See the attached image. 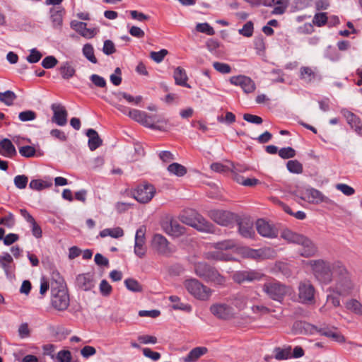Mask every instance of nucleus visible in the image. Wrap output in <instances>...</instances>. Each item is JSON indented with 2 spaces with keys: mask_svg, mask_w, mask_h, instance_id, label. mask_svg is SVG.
<instances>
[{
  "mask_svg": "<svg viewBox=\"0 0 362 362\" xmlns=\"http://www.w3.org/2000/svg\"><path fill=\"white\" fill-rule=\"evenodd\" d=\"M334 269L337 270V277L334 285L329 288L330 291L341 296L351 295L354 289V284L344 265L341 262L337 261Z\"/></svg>",
  "mask_w": 362,
  "mask_h": 362,
  "instance_id": "1",
  "label": "nucleus"
},
{
  "mask_svg": "<svg viewBox=\"0 0 362 362\" xmlns=\"http://www.w3.org/2000/svg\"><path fill=\"white\" fill-rule=\"evenodd\" d=\"M281 238L288 243L299 245L302 247L299 254L304 257L314 256L317 252L316 245L306 236L293 232L289 229L284 230L281 233Z\"/></svg>",
  "mask_w": 362,
  "mask_h": 362,
  "instance_id": "2",
  "label": "nucleus"
},
{
  "mask_svg": "<svg viewBox=\"0 0 362 362\" xmlns=\"http://www.w3.org/2000/svg\"><path fill=\"white\" fill-rule=\"evenodd\" d=\"M329 262L322 259H313L308 262L313 271L315 277L322 284H329L333 277V274H337V270L334 269V263Z\"/></svg>",
  "mask_w": 362,
  "mask_h": 362,
  "instance_id": "3",
  "label": "nucleus"
},
{
  "mask_svg": "<svg viewBox=\"0 0 362 362\" xmlns=\"http://www.w3.org/2000/svg\"><path fill=\"white\" fill-rule=\"evenodd\" d=\"M179 218L183 223L192 226L199 231L214 232V226L194 210L184 212Z\"/></svg>",
  "mask_w": 362,
  "mask_h": 362,
  "instance_id": "4",
  "label": "nucleus"
},
{
  "mask_svg": "<svg viewBox=\"0 0 362 362\" xmlns=\"http://www.w3.org/2000/svg\"><path fill=\"white\" fill-rule=\"evenodd\" d=\"M183 286L192 296L202 301L209 300L213 293L212 289L194 278L186 279Z\"/></svg>",
  "mask_w": 362,
  "mask_h": 362,
  "instance_id": "5",
  "label": "nucleus"
},
{
  "mask_svg": "<svg viewBox=\"0 0 362 362\" xmlns=\"http://www.w3.org/2000/svg\"><path fill=\"white\" fill-rule=\"evenodd\" d=\"M262 290L268 298L279 303H281L285 296L291 292L289 286L275 279L264 283Z\"/></svg>",
  "mask_w": 362,
  "mask_h": 362,
  "instance_id": "6",
  "label": "nucleus"
},
{
  "mask_svg": "<svg viewBox=\"0 0 362 362\" xmlns=\"http://www.w3.org/2000/svg\"><path fill=\"white\" fill-rule=\"evenodd\" d=\"M236 243L233 240H225L214 243V248L217 251L211 252L206 254V258L218 261H232L234 259L232 255L224 252L223 250H228L234 248Z\"/></svg>",
  "mask_w": 362,
  "mask_h": 362,
  "instance_id": "7",
  "label": "nucleus"
},
{
  "mask_svg": "<svg viewBox=\"0 0 362 362\" xmlns=\"http://www.w3.org/2000/svg\"><path fill=\"white\" fill-rule=\"evenodd\" d=\"M51 293V303L55 309L62 311L68 308L69 305V296L63 285L52 287Z\"/></svg>",
  "mask_w": 362,
  "mask_h": 362,
  "instance_id": "8",
  "label": "nucleus"
},
{
  "mask_svg": "<svg viewBox=\"0 0 362 362\" xmlns=\"http://www.w3.org/2000/svg\"><path fill=\"white\" fill-rule=\"evenodd\" d=\"M156 192L153 185L148 183H142L137 186L132 192L133 197L141 204L148 203Z\"/></svg>",
  "mask_w": 362,
  "mask_h": 362,
  "instance_id": "9",
  "label": "nucleus"
},
{
  "mask_svg": "<svg viewBox=\"0 0 362 362\" xmlns=\"http://www.w3.org/2000/svg\"><path fill=\"white\" fill-rule=\"evenodd\" d=\"M210 312L217 318L223 320L233 319L236 316L233 307L226 303H214L210 306Z\"/></svg>",
  "mask_w": 362,
  "mask_h": 362,
  "instance_id": "10",
  "label": "nucleus"
},
{
  "mask_svg": "<svg viewBox=\"0 0 362 362\" xmlns=\"http://www.w3.org/2000/svg\"><path fill=\"white\" fill-rule=\"evenodd\" d=\"M209 216L214 222L223 226H229L236 221L237 218L235 214L223 210H211Z\"/></svg>",
  "mask_w": 362,
  "mask_h": 362,
  "instance_id": "11",
  "label": "nucleus"
},
{
  "mask_svg": "<svg viewBox=\"0 0 362 362\" xmlns=\"http://www.w3.org/2000/svg\"><path fill=\"white\" fill-rule=\"evenodd\" d=\"M241 253L245 257L252 259H268L275 255L274 250L270 247H264L258 250L243 247Z\"/></svg>",
  "mask_w": 362,
  "mask_h": 362,
  "instance_id": "12",
  "label": "nucleus"
},
{
  "mask_svg": "<svg viewBox=\"0 0 362 362\" xmlns=\"http://www.w3.org/2000/svg\"><path fill=\"white\" fill-rule=\"evenodd\" d=\"M296 196L298 197L300 199L313 204H318L322 202H330V200L328 197L323 195L320 191L314 188L306 189L301 196Z\"/></svg>",
  "mask_w": 362,
  "mask_h": 362,
  "instance_id": "13",
  "label": "nucleus"
},
{
  "mask_svg": "<svg viewBox=\"0 0 362 362\" xmlns=\"http://www.w3.org/2000/svg\"><path fill=\"white\" fill-rule=\"evenodd\" d=\"M262 275L255 270H242L235 272L233 276V280L238 284H244L260 280Z\"/></svg>",
  "mask_w": 362,
  "mask_h": 362,
  "instance_id": "14",
  "label": "nucleus"
},
{
  "mask_svg": "<svg viewBox=\"0 0 362 362\" xmlns=\"http://www.w3.org/2000/svg\"><path fill=\"white\" fill-rule=\"evenodd\" d=\"M315 288L308 281H302L298 286V297L303 303H312L314 301Z\"/></svg>",
  "mask_w": 362,
  "mask_h": 362,
  "instance_id": "15",
  "label": "nucleus"
},
{
  "mask_svg": "<svg viewBox=\"0 0 362 362\" xmlns=\"http://www.w3.org/2000/svg\"><path fill=\"white\" fill-rule=\"evenodd\" d=\"M230 82L234 86H240L245 93H253L256 89L254 81L244 75L232 76L230 78Z\"/></svg>",
  "mask_w": 362,
  "mask_h": 362,
  "instance_id": "16",
  "label": "nucleus"
},
{
  "mask_svg": "<svg viewBox=\"0 0 362 362\" xmlns=\"http://www.w3.org/2000/svg\"><path fill=\"white\" fill-rule=\"evenodd\" d=\"M53 112L52 122L58 126H65L67 123L68 112L64 105L60 103H53L51 105Z\"/></svg>",
  "mask_w": 362,
  "mask_h": 362,
  "instance_id": "17",
  "label": "nucleus"
},
{
  "mask_svg": "<svg viewBox=\"0 0 362 362\" xmlns=\"http://www.w3.org/2000/svg\"><path fill=\"white\" fill-rule=\"evenodd\" d=\"M152 245L153 248L161 255H168L175 251V250L170 247L168 240L160 234L154 235Z\"/></svg>",
  "mask_w": 362,
  "mask_h": 362,
  "instance_id": "18",
  "label": "nucleus"
},
{
  "mask_svg": "<svg viewBox=\"0 0 362 362\" xmlns=\"http://www.w3.org/2000/svg\"><path fill=\"white\" fill-rule=\"evenodd\" d=\"M76 286L82 291H90L95 284L94 275L90 272L80 274L76 277Z\"/></svg>",
  "mask_w": 362,
  "mask_h": 362,
  "instance_id": "19",
  "label": "nucleus"
},
{
  "mask_svg": "<svg viewBox=\"0 0 362 362\" xmlns=\"http://www.w3.org/2000/svg\"><path fill=\"white\" fill-rule=\"evenodd\" d=\"M162 227L166 233L174 237H180L185 233V228L173 218L163 221Z\"/></svg>",
  "mask_w": 362,
  "mask_h": 362,
  "instance_id": "20",
  "label": "nucleus"
},
{
  "mask_svg": "<svg viewBox=\"0 0 362 362\" xmlns=\"http://www.w3.org/2000/svg\"><path fill=\"white\" fill-rule=\"evenodd\" d=\"M340 112L346 119L351 128L354 129L356 134L362 136V122L359 117L346 108H342Z\"/></svg>",
  "mask_w": 362,
  "mask_h": 362,
  "instance_id": "21",
  "label": "nucleus"
},
{
  "mask_svg": "<svg viewBox=\"0 0 362 362\" xmlns=\"http://www.w3.org/2000/svg\"><path fill=\"white\" fill-rule=\"evenodd\" d=\"M255 226L258 233L263 237L274 238L278 235L276 228L264 219H258Z\"/></svg>",
  "mask_w": 362,
  "mask_h": 362,
  "instance_id": "22",
  "label": "nucleus"
},
{
  "mask_svg": "<svg viewBox=\"0 0 362 362\" xmlns=\"http://www.w3.org/2000/svg\"><path fill=\"white\" fill-rule=\"evenodd\" d=\"M86 25V23L78 21H72L71 22V28L81 36L86 38L93 37L97 34L98 30L96 28H87Z\"/></svg>",
  "mask_w": 362,
  "mask_h": 362,
  "instance_id": "23",
  "label": "nucleus"
},
{
  "mask_svg": "<svg viewBox=\"0 0 362 362\" xmlns=\"http://www.w3.org/2000/svg\"><path fill=\"white\" fill-rule=\"evenodd\" d=\"M145 244V229L143 227L139 228L135 235L134 252L139 257H143L146 254Z\"/></svg>",
  "mask_w": 362,
  "mask_h": 362,
  "instance_id": "24",
  "label": "nucleus"
},
{
  "mask_svg": "<svg viewBox=\"0 0 362 362\" xmlns=\"http://www.w3.org/2000/svg\"><path fill=\"white\" fill-rule=\"evenodd\" d=\"M238 233L245 238H254L255 232L253 223L249 219L243 218L238 221Z\"/></svg>",
  "mask_w": 362,
  "mask_h": 362,
  "instance_id": "25",
  "label": "nucleus"
},
{
  "mask_svg": "<svg viewBox=\"0 0 362 362\" xmlns=\"http://www.w3.org/2000/svg\"><path fill=\"white\" fill-rule=\"evenodd\" d=\"M0 154L8 158L17 155L16 148L10 139H4L0 141Z\"/></svg>",
  "mask_w": 362,
  "mask_h": 362,
  "instance_id": "26",
  "label": "nucleus"
},
{
  "mask_svg": "<svg viewBox=\"0 0 362 362\" xmlns=\"http://www.w3.org/2000/svg\"><path fill=\"white\" fill-rule=\"evenodd\" d=\"M213 269L214 267L204 262H197L194 266V270L196 275L204 281H206L207 277H209V275Z\"/></svg>",
  "mask_w": 362,
  "mask_h": 362,
  "instance_id": "27",
  "label": "nucleus"
},
{
  "mask_svg": "<svg viewBox=\"0 0 362 362\" xmlns=\"http://www.w3.org/2000/svg\"><path fill=\"white\" fill-rule=\"evenodd\" d=\"M173 77L176 85L191 88L190 85L187 83L188 77L183 68L177 66L174 71Z\"/></svg>",
  "mask_w": 362,
  "mask_h": 362,
  "instance_id": "28",
  "label": "nucleus"
},
{
  "mask_svg": "<svg viewBox=\"0 0 362 362\" xmlns=\"http://www.w3.org/2000/svg\"><path fill=\"white\" fill-rule=\"evenodd\" d=\"M53 28L60 29L63 23L64 9L52 8L49 11Z\"/></svg>",
  "mask_w": 362,
  "mask_h": 362,
  "instance_id": "29",
  "label": "nucleus"
},
{
  "mask_svg": "<svg viewBox=\"0 0 362 362\" xmlns=\"http://www.w3.org/2000/svg\"><path fill=\"white\" fill-rule=\"evenodd\" d=\"M86 136L89 138L88 147L91 151L95 150L102 145L103 141L95 130L93 129H88Z\"/></svg>",
  "mask_w": 362,
  "mask_h": 362,
  "instance_id": "30",
  "label": "nucleus"
},
{
  "mask_svg": "<svg viewBox=\"0 0 362 362\" xmlns=\"http://www.w3.org/2000/svg\"><path fill=\"white\" fill-rule=\"evenodd\" d=\"M208 349L204 346H198L192 349L189 353L183 358L184 362H194L197 361L202 356L206 354Z\"/></svg>",
  "mask_w": 362,
  "mask_h": 362,
  "instance_id": "31",
  "label": "nucleus"
},
{
  "mask_svg": "<svg viewBox=\"0 0 362 362\" xmlns=\"http://www.w3.org/2000/svg\"><path fill=\"white\" fill-rule=\"evenodd\" d=\"M59 72L62 77L65 80L72 78L76 74V69L71 62H65L59 67Z\"/></svg>",
  "mask_w": 362,
  "mask_h": 362,
  "instance_id": "32",
  "label": "nucleus"
},
{
  "mask_svg": "<svg viewBox=\"0 0 362 362\" xmlns=\"http://www.w3.org/2000/svg\"><path fill=\"white\" fill-rule=\"evenodd\" d=\"M226 281V277L221 275L219 272L214 267L205 281L212 283L218 286H223Z\"/></svg>",
  "mask_w": 362,
  "mask_h": 362,
  "instance_id": "33",
  "label": "nucleus"
},
{
  "mask_svg": "<svg viewBox=\"0 0 362 362\" xmlns=\"http://www.w3.org/2000/svg\"><path fill=\"white\" fill-rule=\"evenodd\" d=\"M156 122V115H149L147 113L145 112V116L142 119V122L141 124L144 125V127L153 129H157L160 131L165 130L164 125H156L155 124Z\"/></svg>",
  "mask_w": 362,
  "mask_h": 362,
  "instance_id": "34",
  "label": "nucleus"
},
{
  "mask_svg": "<svg viewBox=\"0 0 362 362\" xmlns=\"http://www.w3.org/2000/svg\"><path fill=\"white\" fill-rule=\"evenodd\" d=\"M99 235L101 238L110 236L113 238H119L124 235V230L120 227H115L113 228H105L101 230Z\"/></svg>",
  "mask_w": 362,
  "mask_h": 362,
  "instance_id": "35",
  "label": "nucleus"
},
{
  "mask_svg": "<svg viewBox=\"0 0 362 362\" xmlns=\"http://www.w3.org/2000/svg\"><path fill=\"white\" fill-rule=\"evenodd\" d=\"M230 303L238 310H244L247 304V298L242 294H237L230 298Z\"/></svg>",
  "mask_w": 362,
  "mask_h": 362,
  "instance_id": "36",
  "label": "nucleus"
},
{
  "mask_svg": "<svg viewBox=\"0 0 362 362\" xmlns=\"http://www.w3.org/2000/svg\"><path fill=\"white\" fill-rule=\"evenodd\" d=\"M276 5L272 11L273 15L284 14L289 6V0H273V5Z\"/></svg>",
  "mask_w": 362,
  "mask_h": 362,
  "instance_id": "37",
  "label": "nucleus"
},
{
  "mask_svg": "<svg viewBox=\"0 0 362 362\" xmlns=\"http://www.w3.org/2000/svg\"><path fill=\"white\" fill-rule=\"evenodd\" d=\"M346 308L355 315L362 316V304L356 299H350L345 303Z\"/></svg>",
  "mask_w": 362,
  "mask_h": 362,
  "instance_id": "38",
  "label": "nucleus"
},
{
  "mask_svg": "<svg viewBox=\"0 0 362 362\" xmlns=\"http://www.w3.org/2000/svg\"><path fill=\"white\" fill-rule=\"evenodd\" d=\"M169 300L173 303L172 307L174 310H180L186 312H190L192 310L191 305L182 303L180 301V298L177 296H170L169 297Z\"/></svg>",
  "mask_w": 362,
  "mask_h": 362,
  "instance_id": "39",
  "label": "nucleus"
},
{
  "mask_svg": "<svg viewBox=\"0 0 362 362\" xmlns=\"http://www.w3.org/2000/svg\"><path fill=\"white\" fill-rule=\"evenodd\" d=\"M275 358L279 361L286 360L291 357V347L286 346L285 348L276 347L274 350Z\"/></svg>",
  "mask_w": 362,
  "mask_h": 362,
  "instance_id": "40",
  "label": "nucleus"
},
{
  "mask_svg": "<svg viewBox=\"0 0 362 362\" xmlns=\"http://www.w3.org/2000/svg\"><path fill=\"white\" fill-rule=\"evenodd\" d=\"M168 170L170 174L178 177L184 176L187 172V168L184 165L177 163H173L172 164L169 165L168 167Z\"/></svg>",
  "mask_w": 362,
  "mask_h": 362,
  "instance_id": "41",
  "label": "nucleus"
},
{
  "mask_svg": "<svg viewBox=\"0 0 362 362\" xmlns=\"http://www.w3.org/2000/svg\"><path fill=\"white\" fill-rule=\"evenodd\" d=\"M127 288L132 292L139 293L143 291L142 285L133 278H128L124 281Z\"/></svg>",
  "mask_w": 362,
  "mask_h": 362,
  "instance_id": "42",
  "label": "nucleus"
},
{
  "mask_svg": "<svg viewBox=\"0 0 362 362\" xmlns=\"http://www.w3.org/2000/svg\"><path fill=\"white\" fill-rule=\"evenodd\" d=\"M16 98L17 96L15 93L11 90H6L4 93L0 92V101L8 106L12 105Z\"/></svg>",
  "mask_w": 362,
  "mask_h": 362,
  "instance_id": "43",
  "label": "nucleus"
},
{
  "mask_svg": "<svg viewBox=\"0 0 362 362\" xmlns=\"http://www.w3.org/2000/svg\"><path fill=\"white\" fill-rule=\"evenodd\" d=\"M300 78L307 82H310L315 78V71L309 66H302L300 69Z\"/></svg>",
  "mask_w": 362,
  "mask_h": 362,
  "instance_id": "44",
  "label": "nucleus"
},
{
  "mask_svg": "<svg viewBox=\"0 0 362 362\" xmlns=\"http://www.w3.org/2000/svg\"><path fill=\"white\" fill-rule=\"evenodd\" d=\"M83 54L90 62L96 64L98 60L94 54L93 47L90 44H86L83 47Z\"/></svg>",
  "mask_w": 362,
  "mask_h": 362,
  "instance_id": "45",
  "label": "nucleus"
},
{
  "mask_svg": "<svg viewBox=\"0 0 362 362\" xmlns=\"http://www.w3.org/2000/svg\"><path fill=\"white\" fill-rule=\"evenodd\" d=\"M115 95L119 100H120L122 97L124 99H125L128 103H134L136 105L139 104L142 100L141 96H137L134 98L132 95L124 92H118L117 93H115Z\"/></svg>",
  "mask_w": 362,
  "mask_h": 362,
  "instance_id": "46",
  "label": "nucleus"
},
{
  "mask_svg": "<svg viewBox=\"0 0 362 362\" xmlns=\"http://www.w3.org/2000/svg\"><path fill=\"white\" fill-rule=\"evenodd\" d=\"M286 167L288 170L293 173L299 174L303 172V165L297 160H288Z\"/></svg>",
  "mask_w": 362,
  "mask_h": 362,
  "instance_id": "47",
  "label": "nucleus"
},
{
  "mask_svg": "<svg viewBox=\"0 0 362 362\" xmlns=\"http://www.w3.org/2000/svg\"><path fill=\"white\" fill-rule=\"evenodd\" d=\"M196 30L209 35H214L215 34L214 28L208 23H197Z\"/></svg>",
  "mask_w": 362,
  "mask_h": 362,
  "instance_id": "48",
  "label": "nucleus"
},
{
  "mask_svg": "<svg viewBox=\"0 0 362 362\" xmlns=\"http://www.w3.org/2000/svg\"><path fill=\"white\" fill-rule=\"evenodd\" d=\"M327 22V16L325 13H317L313 19V23L317 26L322 27Z\"/></svg>",
  "mask_w": 362,
  "mask_h": 362,
  "instance_id": "49",
  "label": "nucleus"
},
{
  "mask_svg": "<svg viewBox=\"0 0 362 362\" xmlns=\"http://www.w3.org/2000/svg\"><path fill=\"white\" fill-rule=\"evenodd\" d=\"M13 262L11 255L8 253H5L0 257V266L4 269L6 274L8 273L10 264Z\"/></svg>",
  "mask_w": 362,
  "mask_h": 362,
  "instance_id": "50",
  "label": "nucleus"
},
{
  "mask_svg": "<svg viewBox=\"0 0 362 362\" xmlns=\"http://www.w3.org/2000/svg\"><path fill=\"white\" fill-rule=\"evenodd\" d=\"M28 182V177L25 175H16L13 180L15 186L20 189H25L27 186Z\"/></svg>",
  "mask_w": 362,
  "mask_h": 362,
  "instance_id": "51",
  "label": "nucleus"
},
{
  "mask_svg": "<svg viewBox=\"0 0 362 362\" xmlns=\"http://www.w3.org/2000/svg\"><path fill=\"white\" fill-rule=\"evenodd\" d=\"M167 54H168V50L163 49L158 52H151L150 53V57L155 62L160 63Z\"/></svg>",
  "mask_w": 362,
  "mask_h": 362,
  "instance_id": "52",
  "label": "nucleus"
},
{
  "mask_svg": "<svg viewBox=\"0 0 362 362\" xmlns=\"http://www.w3.org/2000/svg\"><path fill=\"white\" fill-rule=\"evenodd\" d=\"M20 154L25 158H31L35 155L36 151L33 146H24L19 148Z\"/></svg>",
  "mask_w": 362,
  "mask_h": 362,
  "instance_id": "53",
  "label": "nucleus"
},
{
  "mask_svg": "<svg viewBox=\"0 0 362 362\" xmlns=\"http://www.w3.org/2000/svg\"><path fill=\"white\" fill-rule=\"evenodd\" d=\"M279 156L284 159L291 158L296 156V151L291 147L282 148L279 151Z\"/></svg>",
  "mask_w": 362,
  "mask_h": 362,
  "instance_id": "54",
  "label": "nucleus"
},
{
  "mask_svg": "<svg viewBox=\"0 0 362 362\" xmlns=\"http://www.w3.org/2000/svg\"><path fill=\"white\" fill-rule=\"evenodd\" d=\"M335 187L346 196H351L355 193V189L346 184L339 183Z\"/></svg>",
  "mask_w": 362,
  "mask_h": 362,
  "instance_id": "55",
  "label": "nucleus"
},
{
  "mask_svg": "<svg viewBox=\"0 0 362 362\" xmlns=\"http://www.w3.org/2000/svg\"><path fill=\"white\" fill-rule=\"evenodd\" d=\"M253 23L252 21H247L243 27L239 30V33L245 37H251L253 33Z\"/></svg>",
  "mask_w": 362,
  "mask_h": 362,
  "instance_id": "56",
  "label": "nucleus"
},
{
  "mask_svg": "<svg viewBox=\"0 0 362 362\" xmlns=\"http://www.w3.org/2000/svg\"><path fill=\"white\" fill-rule=\"evenodd\" d=\"M103 52L106 55H110L116 52L114 42L110 40H106L104 42Z\"/></svg>",
  "mask_w": 362,
  "mask_h": 362,
  "instance_id": "57",
  "label": "nucleus"
},
{
  "mask_svg": "<svg viewBox=\"0 0 362 362\" xmlns=\"http://www.w3.org/2000/svg\"><path fill=\"white\" fill-rule=\"evenodd\" d=\"M15 224V218L11 213H8L6 216L0 218V225H4L8 228L13 227Z\"/></svg>",
  "mask_w": 362,
  "mask_h": 362,
  "instance_id": "58",
  "label": "nucleus"
},
{
  "mask_svg": "<svg viewBox=\"0 0 362 362\" xmlns=\"http://www.w3.org/2000/svg\"><path fill=\"white\" fill-rule=\"evenodd\" d=\"M36 114L32 110H26L19 113L18 118L22 122L31 121L35 119Z\"/></svg>",
  "mask_w": 362,
  "mask_h": 362,
  "instance_id": "59",
  "label": "nucleus"
},
{
  "mask_svg": "<svg viewBox=\"0 0 362 362\" xmlns=\"http://www.w3.org/2000/svg\"><path fill=\"white\" fill-rule=\"evenodd\" d=\"M58 63L57 59L53 56H48L43 59L42 66L45 69H52Z\"/></svg>",
  "mask_w": 362,
  "mask_h": 362,
  "instance_id": "60",
  "label": "nucleus"
},
{
  "mask_svg": "<svg viewBox=\"0 0 362 362\" xmlns=\"http://www.w3.org/2000/svg\"><path fill=\"white\" fill-rule=\"evenodd\" d=\"M130 118L141 124L143 117L145 116V112L139 110H132L128 112Z\"/></svg>",
  "mask_w": 362,
  "mask_h": 362,
  "instance_id": "61",
  "label": "nucleus"
},
{
  "mask_svg": "<svg viewBox=\"0 0 362 362\" xmlns=\"http://www.w3.org/2000/svg\"><path fill=\"white\" fill-rule=\"evenodd\" d=\"M90 79L92 83L97 87L105 88L106 86L105 79L98 74H92L90 77Z\"/></svg>",
  "mask_w": 362,
  "mask_h": 362,
  "instance_id": "62",
  "label": "nucleus"
},
{
  "mask_svg": "<svg viewBox=\"0 0 362 362\" xmlns=\"http://www.w3.org/2000/svg\"><path fill=\"white\" fill-rule=\"evenodd\" d=\"M213 66L217 71L221 74H228L231 71L230 66L225 63L216 62L213 64Z\"/></svg>",
  "mask_w": 362,
  "mask_h": 362,
  "instance_id": "63",
  "label": "nucleus"
},
{
  "mask_svg": "<svg viewBox=\"0 0 362 362\" xmlns=\"http://www.w3.org/2000/svg\"><path fill=\"white\" fill-rule=\"evenodd\" d=\"M57 358L59 362H71V354L68 350H62L58 352Z\"/></svg>",
  "mask_w": 362,
  "mask_h": 362,
  "instance_id": "64",
  "label": "nucleus"
}]
</instances>
